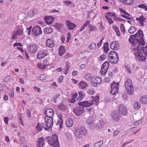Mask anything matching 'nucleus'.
Returning a JSON list of instances; mask_svg holds the SVG:
<instances>
[{"label": "nucleus", "instance_id": "obj_1", "mask_svg": "<svg viewBox=\"0 0 147 147\" xmlns=\"http://www.w3.org/2000/svg\"><path fill=\"white\" fill-rule=\"evenodd\" d=\"M45 140L51 146L54 147H59L58 137L56 134L52 135L51 137H47Z\"/></svg>", "mask_w": 147, "mask_h": 147}, {"label": "nucleus", "instance_id": "obj_2", "mask_svg": "<svg viewBox=\"0 0 147 147\" xmlns=\"http://www.w3.org/2000/svg\"><path fill=\"white\" fill-rule=\"evenodd\" d=\"M125 86L128 94L130 95H132L134 93V89L131 80H127L125 82Z\"/></svg>", "mask_w": 147, "mask_h": 147}, {"label": "nucleus", "instance_id": "obj_3", "mask_svg": "<svg viewBox=\"0 0 147 147\" xmlns=\"http://www.w3.org/2000/svg\"><path fill=\"white\" fill-rule=\"evenodd\" d=\"M87 134V131L83 127H77L76 128L75 135L79 138H81Z\"/></svg>", "mask_w": 147, "mask_h": 147}, {"label": "nucleus", "instance_id": "obj_4", "mask_svg": "<svg viewBox=\"0 0 147 147\" xmlns=\"http://www.w3.org/2000/svg\"><path fill=\"white\" fill-rule=\"evenodd\" d=\"M119 83H115L114 81L111 84V93L113 95H115L118 92Z\"/></svg>", "mask_w": 147, "mask_h": 147}, {"label": "nucleus", "instance_id": "obj_5", "mask_svg": "<svg viewBox=\"0 0 147 147\" xmlns=\"http://www.w3.org/2000/svg\"><path fill=\"white\" fill-rule=\"evenodd\" d=\"M109 66V64L108 61L105 62L102 64L100 70V72L102 75H104L106 74Z\"/></svg>", "mask_w": 147, "mask_h": 147}, {"label": "nucleus", "instance_id": "obj_6", "mask_svg": "<svg viewBox=\"0 0 147 147\" xmlns=\"http://www.w3.org/2000/svg\"><path fill=\"white\" fill-rule=\"evenodd\" d=\"M119 114L123 115H126L127 113V108L123 105H120L118 107Z\"/></svg>", "mask_w": 147, "mask_h": 147}, {"label": "nucleus", "instance_id": "obj_7", "mask_svg": "<svg viewBox=\"0 0 147 147\" xmlns=\"http://www.w3.org/2000/svg\"><path fill=\"white\" fill-rule=\"evenodd\" d=\"M32 33L34 35L38 36L41 34L42 33L41 28L39 26H35L32 29Z\"/></svg>", "mask_w": 147, "mask_h": 147}, {"label": "nucleus", "instance_id": "obj_8", "mask_svg": "<svg viewBox=\"0 0 147 147\" xmlns=\"http://www.w3.org/2000/svg\"><path fill=\"white\" fill-rule=\"evenodd\" d=\"M141 55L138 52H135L134 55L136 57V59L137 61L145 62L146 60V57L141 53Z\"/></svg>", "mask_w": 147, "mask_h": 147}, {"label": "nucleus", "instance_id": "obj_9", "mask_svg": "<svg viewBox=\"0 0 147 147\" xmlns=\"http://www.w3.org/2000/svg\"><path fill=\"white\" fill-rule=\"evenodd\" d=\"M84 110V108L82 107H78L74 108L73 111L75 114L78 116L80 115Z\"/></svg>", "mask_w": 147, "mask_h": 147}, {"label": "nucleus", "instance_id": "obj_10", "mask_svg": "<svg viewBox=\"0 0 147 147\" xmlns=\"http://www.w3.org/2000/svg\"><path fill=\"white\" fill-rule=\"evenodd\" d=\"M128 40L134 46L136 45L139 41V39H136L134 35H130Z\"/></svg>", "mask_w": 147, "mask_h": 147}, {"label": "nucleus", "instance_id": "obj_11", "mask_svg": "<svg viewBox=\"0 0 147 147\" xmlns=\"http://www.w3.org/2000/svg\"><path fill=\"white\" fill-rule=\"evenodd\" d=\"M86 122L89 127H92V129L94 128L95 127V122H96V121L90 117L87 119Z\"/></svg>", "mask_w": 147, "mask_h": 147}, {"label": "nucleus", "instance_id": "obj_12", "mask_svg": "<svg viewBox=\"0 0 147 147\" xmlns=\"http://www.w3.org/2000/svg\"><path fill=\"white\" fill-rule=\"evenodd\" d=\"M44 113L46 116L49 118H53L54 111L52 109H46Z\"/></svg>", "mask_w": 147, "mask_h": 147}, {"label": "nucleus", "instance_id": "obj_13", "mask_svg": "<svg viewBox=\"0 0 147 147\" xmlns=\"http://www.w3.org/2000/svg\"><path fill=\"white\" fill-rule=\"evenodd\" d=\"M47 55V51L42 50L38 52L37 55V58L38 59H42Z\"/></svg>", "mask_w": 147, "mask_h": 147}, {"label": "nucleus", "instance_id": "obj_14", "mask_svg": "<svg viewBox=\"0 0 147 147\" xmlns=\"http://www.w3.org/2000/svg\"><path fill=\"white\" fill-rule=\"evenodd\" d=\"M92 101H93V100ZM94 103L93 102L91 103L87 101H84L82 102H80L78 103V104L79 106H81L82 107H90Z\"/></svg>", "mask_w": 147, "mask_h": 147}, {"label": "nucleus", "instance_id": "obj_15", "mask_svg": "<svg viewBox=\"0 0 147 147\" xmlns=\"http://www.w3.org/2000/svg\"><path fill=\"white\" fill-rule=\"evenodd\" d=\"M111 117L112 119L115 121H117L119 119L120 116L118 113L117 111H114L111 114Z\"/></svg>", "mask_w": 147, "mask_h": 147}, {"label": "nucleus", "instance_id": "obj_16", "mask_svg": "<svg viewBox=\"0 0 147 147\" xmlns=\"http://www.w3.org/2000/svg\"><path fill=\"white\" fill-rule=\"evenodd\" d=\"M140 39H142V41H140L139 42L138 45V46L136 47V49L137 51L139 52H140V51H142V50L143 51L144 48V47H140V46L141 45L142 46H144L145 45V42L143 38H142V37H141L140 38Z\"/></svg>", "mask_w": 147, "mask_h": 147}, {"label": "nucleus", "instance_id": "obj_17", "mask_svg": "<svg viewBox=\"0 0 147 147\" xmlns=\"http://www.w3.org/2000/svg\"><path fill=\"white\" fill-rule=\"evenodd\" d=\"M110 48L113 50H117L119 49V44L117 41L113 42L110 44Z\"/></svg>", "mask_w": 147, "mask_h": 147}, {"label": "nucleus", "instance_id": "obj_18", "mask_svg": "<svg viewBox=\"0 0 147 147\" xmlns=\"http://www.w3.org/2000/svg\"><path fill=\"white\" fill-rule=\"evenodd\" d=\"M37 47L34 45L32 44L29 45L28 47L29 51L31 53H35L37 50Z\"/></svg>", "mask_w": 147, "mask_h": 147}, {"label": "nucleus", "instance_id": "obj_19", "mask_svg": "<svg viewBox=\"0 0 147 147\" xmlns=\"http://www.w3.org/2000/svg\"><path fill=\"white\" fill-rule=\"evenodd\" d=\"M44 19L46 23L48 24H52L55 20V18L52 16H45Z\"/></svg>", "mask_w": 147, "mask_h": 147}, {"label": "nucleus", "instance_id": "obj_20", "mask_svg": "<svg viewBox=\"0 0 147 147\" xmlns=\"http://www.w3.org/2000/svg\"><path fill=\"white\" fill-rule=\"evenodd\" d=\"M51 120H49V121H47L46 118L45 117V125L48 128L52 127L53 125V118H51Z\"/></svg>", "mask_w": 147, "mask_h": 147}, {"label": "nucleus", "instance_id": "obj_21", "mask_svg": "<svg viewBox=\"0 0 147 147\" xmlns=\"http://www.w3.org/2000/svg\"><path fill=\"white\" fill-rule=\"evenodd\" d=\"M136 20L139 22V23L142 26H143L145 25L144 22L146 21V18L143 16H141L139 18H136Z\"/></svg>", "mask_w": 147, "mask_h": 147}, {"label": "nucleus", "instance_id": "obj_22", "mask_svg": "<svg viewBox=\"0 0 147 147\" xmlns=\"http://www.w3.org/2000/svg\"><path fill=\"white\" fill-rule=\"evenodd\" d=\"M65 22L67 25V28L69 30H73L76 26L74 24L71 23L69 20H66Z\"/></svg>", "mask_w": 147, "mask_h": 147}, {"label": "nucleus", "instance_id": "obj_23", "mask_svg": "<svg viewBox=\"0 0 147 147\" xmlns=\"http://www.w3.org/2000/svg\"><path fill=\"white\" fill-rule=\"evenodd\" d=\"M103 123L102 120H99L98 121H96L95 122V127L98 129H101L103 125Z\"/></svg>", "mask_w": 147, "mask_h": 147}, {"label": "nucleus", "instance_id": "obj_24", "mask_svg": "<svg viewBox=\"0 0 147 147\" xmlns=\"http://www.w3.org/2000/svg\"><path fill=\"white\" fill-rule=\"evenodd\" d=\"M46 45L47 47L52 48L55 46L54 42L52 40L48 39L46 42Z\"/></svg>", "mask_w": 147, "mask_h": 147}, {"label": "nucleus", "instance_id": "obj_25", "mask_svg": "<svg viewBox=\"0 0 147 147\" xmlns=\"http://www.w3.org/2000/svg\"><path fill=\"white\" fill-rule=\"evenodd\" d=\"M73 120L72 118H68L66 121V125L67 127H71L73 125Z\"/></svg>", "mask_w": 147, "mask_h": 147}, {"label": "nucleus", "instance_id": "obj_26", "mask_svg": "<svg viewBox=\"0 0 147 147\" xmlns=\"http://www.w3.org/2000/svg\"><path fill=\"white\" fill-rule=\"evenodd\" d=\"M38 140L37 147H42L44 145L43 142L45 141V140L43 138H38Z\"/></svg>", "mask_w": 147, "mask_h": 147}, {"label": "nucleus", "instance_id": "obj_27", "mask_svg": "<svg viewBox=\"0 0 147 147\" xmlns=\"http://www.w3.org/2000/svg\"><path fill=\"white\" fill-rule=\"evenodd\" d=\"M53 29L52 28L48 27L47 28H45L43 29V31L45 33L48 34H51L53 32Z\"/></svg>", "mask_w": 147, "mask_h": 147}, {"label": "nucleus", "instance_id": "obj_28", "mask_svg": "<svg viewBox=\"0 0 147 147\" xmlns=\"http://www.w3.org/2000/svg\"><path fill=\"white\" fill-rule=\"evenodd\" d=\"M65 52V50L64 47L61 46L59 49V55L60 56H62Z\"/></svg>", "mask_w": 147, "mask_h": 147}, {"label": "nucleus", "instance_id": "obj_29", "mask_svg": "<svg viewBox=\"0 0 147 147\" xmlns=\"http://www.w3.org/2000/svg\"><path fill=\"white\" fill-rule=\"evenodd\" d=\"M136 30V28L134 26H131L128 30V32L130 34H133Z\"/></svg>", "mask_w": 147, "mask_h": 147}, {"label": "nucleus", "instance_id": "obj_30", "mask_svg": "<svg viewBox=\"0 0 147 147\" xmlns=\"http://www.w3.org/2000/svg\"><path fill=\"white\" fill-rule=\"evenodd\" d=\"M140 101L143 104H147V96L145 97H142L140 99Z\"/></svg>", "mask_w": 147, "mask_h": 147}, {"label": "nucleus", "instance_id": "obj_31", "mask_svg": "<svg viewBox=\"0 0 147 147\" xmlns=\"http://www.w3.org/2000/svg\"><path fill=\"white\" fill-rule=\"evenodd\" d=\"M58 108L60 110L63 111L65 110L66 109V107L62 103L58 105Z\"/></svg>", "mask_w": 147, "mask_h": 147}, {"label": "nucleus", "instance_id": "obj_32", "mask_svg": "<svg viewBox=\"0 0 147 147\" xmlns=\"http://www.w3.org/2000/svg\"><path fill=\"white\" fill-rule=\"evenodd\" d=\"M15 32L17 33V35L20 36L22 35L23 33V30H21L20 28H17V30Z\"/></svg>", "mask_w": 147, "mask_h": 147}, {"label": "nucleus", "instance_id": "obj_33", "mask_svg": "<svg viewBox=\"0 0 147 147\" xmlns=\"http://www.w3.org/2000/svg\"><path fill=\"white\" fill-rule=\"evenodd\" d=\"M83 91H80L78 92L79 97L77 98V100L79 101H81L84 97V95L82 94Z\"/></svg>", "mask_w": 147, "mask_h": 147}, {"label": "nucleus", "instance_id": "obj_34", "mask_svg": "<svg viewBox=\"0 0 147 147\" xmlns=\"http://www.w3.org/2000/svg\"><path fill=\"white\" fill-rule=\"evenodd\" d=\"M123 3L125 4L129 5L133 3V0H123Z\"/></svg>", "mask_w": 147, "mask_h": 147}, {"label": "nucleus", "instance_id": "obj_35", "mask_svg": "<svg viewBox=\"0 0 147 147\" xmlns=\"http://www.w3.org/2000/svg\"><path fill=\"white\" fill-rule=\"evenodd\" d=\"M89 28L90 30L91 31H95L96 30V27L92 24L89 25Z\"/></svg>", "mask_w": 147, "mask_h": 147}, {"label": "nucleus", "instance_id": "obj_36", "mask_svg": "<svg viewBox=\"0 0 147 147\" xmlns=\"http://www.w3.org/2000/svg\"><path fill=\"white\" fill-rule=\"evenodd\" d=\"M79 85L81 86L82 88H85L87 86V84L85 82L82 81L78 84Z\"/></svg>", "mask_w": 147, "mask_h": 147}, {"label": "nucleus", "instance_id": "obj_37", "mask_svg": "<svg viewBox=\"0 0 147 147\" xmlns=\"http://www.w3.org/2000/svg\"><path fill=\"white\" fill-rule=\"evenodd\" d=\"M84 78L88 81L92 79L91 75L89 74H87L84 76Z\"/></svg>", "mask_w": 147, "mask_h": 147}, {"label": "nucleus", "instance_id": "obj_38", "mask_svg": "<svg viewBox=\"0 0 147 147\" xmlns=\"http://www.w3.org/2000/svg\"><path fill=\"white\" fill-rule=\"evenodd\" d=\"M89 47L91 50H93L96 48V45L94 43H91L89 46Z\"/></svg>", "mask_w": 147, "mask_h": 147}, {"label": "nucleus", "instance_id": "obj_39", "mask_svg": "<svg viewBox=\"0 0 147 147\" xmlns=\"http://www.w3.org/2000/svg\"><path fill=\"white\" fill-rule=\"evenodd\" d=\"M143 122V121L142 119H140L136 122H135L134 123V126H137L141 124Z\"/></svg>", "mask_w": 147, "mask_h": 147}, {"label": "nucleus", "instance_id": "obj_40", "mask_svg": "<svg viewBox=\"0 0 147 147\" xmlns=\"http://www.w3.org/2000/svg\"><path fill=\"white\" fill-rule=\"evenodd\" d=\"M34 12L32 10H30L28 14H27V17H32L34 16Z\"/></svg>", "mask_w": 147, "mask_h": 147}, {"label": "nucleus", "instance_id": "obj_41", "mask_svg": "<svg viewBox=\"0 0 147 147\" xmlns=\"http://www.w3.org/2000/svg\"><path fill=\"white\" fill-rule=\"evenodd\" d=\"M141 34H142V36L141 37H142V38H143V37L144 36V34L143 32L141 30H138L137 33H136V34L137 35V37H140V35Z\"/></svg>", "mask_w": 147, "mask_h": 147}, {"label": "nucleus", "instance_id": "obj_42", "mask_svg": "<svg viewBox=\"0 0 147 147\" xmlns=\"http://www.w3.org/2000/svg\"><path fill=\"white\" fill-rule=\"evenodd\" d=\"M134 106L135 109H138L140 107V103L137 101H135L134 104Z\"/></svg>", "mask_w": 147, "mask_h": 147}, {"label": "nucleus", "instance_id": "obj_43", "mask_svg": "<svg viewBox=\"0 0 147 147\" xmlns=\"http://www.w3.org/2000/svg\"><path fill=\"white\" fill-rule=\"evenodd\" d=\"M99 97L98 96H96L93 99V101L96 102L95 105H97L99 102Z\"/></svg>", "mask_w": 147, "mask_h": 147}, {"label": "nucleus", "instance_id": "obj_44", "mask_svg": "<svg viewBox=\"0 0 147 147\" xmlns=\"http://www.w3.org/2000/svg\"><path fill=\"white\" fill-rule=\"evenodd\" d=\"M102 143L103 142L100 141L99 142L95 143L94 145V147H100Z\"/></svg>", "mask_w": 147, "mask_h": 147}, {"label": "nucleus", "instance_id": "obj_45", "mask_svg": "<svg viewBox=\"0 0 147 147\" xmlns=\"http://www.w3.org/2000/svg\"><path fill=\"white\" fill-rule=\"evenodd\" d=\"M107 14H108L109 16H110L111 17H113V19H115V18L116 17V15L114 13H112L111 12H109L108 13H106Z\"/></svg>", "mask_w": 147, "mask_h": 147}, {"label": "nucleus", "instance_id": "obj_46", "mask_svg": "<svg viewBox=\"0 0 147 147\" xmlns=\"http://www.w3.org/2000/svg\"><path fill=\"white\" fill-rule=\"evenodd\" d=\"M60 96V94H57L54 97H53V100H54V102L56 103L57 102L56 100Z\"/></svg>", "mask_w": 147, "mask_h": 147}, {"label": "nucleus", "instance_id": "obj_47", "mask_svg": "<svg viewBox=\"0 0 147 147\" xmlns=\"http://www.w3.org/2000/svg\"><path fill=\"white\" fill-rule=\"evenodd\" d=\"M62 118L61 117L60 118V120H59L58 121L57 123V125H59L60 126V127H61V125H62L63 123V121L62 119Z\"/></svg>", "mask_w": 147, "mask_h": 147}, {"label": "nucleus", "instance_id": "obj_48", "mask_svg": "<svg viewBox=\"0 0 147 147\" xmlns=\"http://www.w3.org/2000/svg\"><path fill=\"white\" fill-rule=\"evenodd\" d=\"M106 48L107 49H108V50H109V49L108 47V43L107 42H106L104 45L103 47V49L104 51L105 50Z\"/></svg>", "mask_w": 147, "mask_h": 147}, {"label": "nucleus", "instance_id": "obj_49", "mask_svg": "<svg viewBox=\"0 0 147 147\" xmlns=\"http://www.w3.org/2000/svg\"><path fill=\"white\" fill-rule=\"evenodd\" d=\"M88 93L90 94H93L95 93V90L91 91L90 89H88L87 91Z\"/></svg>", "mask_w": 147, "mask_h": 147}, {"label": "nucleus", "instance_id": "obj_50", "mask_svg": "<svg viewBox=\"0 0 147 147\" xmlns=\"http://www.w3.org/2000/svg\"><path fill=\"white\" fill-rule=\"evenodd\" d=\"M121 16L125 18L128 20H130L132 19L130 17H129L128 16L124 14H121Z\"/></svg>", "mask_w": 147, "mask_h": 147}, {"label": "nucleus", "instance_id": "obj_51", "mask_svg": "<svg viewBox=\"0 0 147 147\" xmlns=\"http://www.w3.org/2000/svg\"><path fill=\"white\" fill-rule=\"evenodd\" d=\"M40 79L41 80H44L46 79V77L44 75H41L40 76Z\"/></svg>", "mask_w": 147, "mask_h": 147}, {"label": "nucleus", "instance_id": "obj_52", "mask_svg": "<svg viewBox=\"0 0 147 147\" xmlns=\"http://www.w3.org/2000/svg\"><path fill=\"white\" fill-rule=\"evenodd\" d=\"M17 32H13V35L12 36L11 38V39L12 40H14V39H16L17 38V37L16 36L18 35L17 34Z\"/></svg>", "mask_w": 147, "mask_h": 147}, {"label": "nucleus", "instance_id": "obj_53", "mask_svg": "<svg viewBox=\"0 0 147 147\" xmlns=\"http://www.w3.org/2000/svg\"><path fill=\"white\" fill-rule=\"evenodd\" d=\"M36 127L39 131H40L42 129V128H41V127L40 126L39 123H37V125L36 126Z\"/></svg>", "mask_w": 147, "mask_h": 147}, {"label": "nucleus", "instance_id": "obj_54", "mask_svg": "<svg viewBox=\"0 0 147 147\" xmlns=\"http://www.w3.org/2000/svg\"><path fill=\"white\" fill-rule=\"evenodd\" d=\"M97 84H98L97 82H95L94 80L91 81V84L92 86L96 87L97 86Z\"/></svg>", "mask_w": 147, "mask_h": 147}, {"label": "nucleus", "instance_id": "obj_55", "mask_svg": "<svg viewBox=\"0 0 147 147\" xmlns=\"http://www.w3.org/2000/svg\"><path fill=\"white\" fill-rule=\"evenodd\" d=\"M26 113L27 114V116L28 117H31V114L29 110L27 109L26 110Z\"/></svg>", "mask_w": 147, "mask_h": 147}, {"label": "nucleus", "instance_id": "obj_56", "mask_svg": "<svg viewBox=\"0 0 147 147\" xmlns=\"http://www.w3.org/2000/svg\"><path fill=\"white\" fill-rule=\"evenodd\" d=\"M120 28L121 29V30L122 31L124 32L125 33V28L124 26V25L122 24H121L120 25Z\"/></svg>", "mask_w": 147, "mask_h": 147}, {"label": "nucleus", "instance_id": "obj_57", "mask_svg": "<svg viewBox=\"0 0 147 147\" xmlns=\"http://www.w3.org/2000/svg\"><path fill=\"white\" fill-rule=\"evenodd\" d=\"M17 46L22 47V45L20 43L15 42V43H14V45H13V46L14 47H16Z\"/></svg>", "mask_w": 147, "mask_h": 147}, {"label": "nucleus", "instance_id": "obj_58", "mask_svg": "<svg viewBox=\"0 0 147 147\" xmlns=\"http://www.w3.org/2000/svg\"><path fill=\"white\" fill-rule=\"evenodd\" d=\"M96 80L98 81V84H100L101 82V79L99 77H97L96 78Z\"/></svg>", "mask_w": 147, "mask_h": 147}, {"label": "nucleus", "instance_id": "obj_59", "mask_svg": "<svg viewBox=\"0 0 147 147\" xmlns=\"http://www.w3.org/2000/svg\"><path fill=\"white\" fill-rule=\"evenodd\" d=\"M115 61H113L112 62V63L113 64H116L118 62L119 60L118 56H117V57L115 58Z\"/></svg>", "mask_w": 147, "mask_h": 147}, {"label": "nucleus", "instance_id": "obj_60", "mask_svg": "<svg viewBox=\"0 0 147 147\" xmlns=\"http://www.w3.org/2000/svg\"><path fill=\"white\" fill-rule=\"evenodd\" d=\"M90 23V21L88 20L85 23H84L83 25V26L84 27H86L88 25H89Z\"/></svg>", "mask_w": 147, "mask_h": 147}, {"label": "nucleus", "instance_id": "obj_61", "mask_svg": "<svg viewBox=\"0 0 147 147\" xmlns=\"http://www.w3.org/2000/svg\"><path fill=\"white\" fill-rule=\"evenodd\" d=\"M106 56L105 55H102L100 56V60L102 61L105 60L106 58Z\"/></svg>", "mask_w": 147, "mask_h": 147}, {"label": "nucleus", "instance_id": "obj_62", "mask_svg": "<svg viewBox=\"0 0 147 147\" xmlns=\"http://www.w3.org/2000/svg\"><path fill=\"white\" fill-rule=\"evenodd\" d=\"M64 2L67 6L69 5L72 3V2L70 1H65Z\"/></svg>", "mask_w": 147, "mask_h": 147}, {"label": "nucleus", "instance_id": "obj_63", "mask_svg": "<svg viewBox=\"0 0 147 147\" xmlns=\"http://www.w3.org/2000/svg\"><path fill=\"white\" fill-rule=\"evenodd\" d=\"M61 25L60 24H59L58 23H57L56 24L55 26V27L56 28L59 29L61 28Z\"/></svg>", "mask_w": 147, "mask_h": 147}, {"label": "nucleus", "instance_id": "obj_64", "mask_svg": "<svg viewBox=\"0 0 147 147\" xmlns=\"http://www.w3.org/2000/svg\"><path fill=\"white\" fill-rule=\"evenodd\" d=\"M10 77L9 76H6L5 78V82H8L9 81Z\"/></svg>", "mask_w": 147, "mask_h": 147}]
</instances>
